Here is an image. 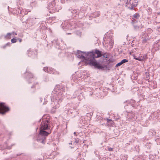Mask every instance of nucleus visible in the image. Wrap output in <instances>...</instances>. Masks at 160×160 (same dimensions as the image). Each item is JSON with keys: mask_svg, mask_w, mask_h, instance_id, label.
<instances>
[{"mask_svg": "<svg viewBox=\"0 0 160 160\" xmlns=\"http://www.w3.org/2000/svg\"><path fill=\"white\" fill-rule=\"evenodd\" d=\"M9 109L4 105V103H0V112L2 114H4L6 112L9 111Z\"/></svg>", "mask_w": 160, "mask_h": 160, "instance_id": "5", "label": "nucleus"}, {"mask_svg": "<svg viewBox=\"0 0 160 160\" xmlns=\"http://www.w3.org/2000/svg\"><path fill=\"white\" fill-rule=\"evenodd\" d=\"M79 142V140L78 139H75V142L76 143H78Z\"/></svg>", "mask_w": 160, "mask_h": 160, "instance_id": "19", "label": "nucleus"}, {"mask_svg": "<svg viewBox=\"0 0 160 160\" xmlns=\"http://www.w3.org/2000/svg\"><path fill=\"white\" fill-rule=\"evenodd\" d=\"M128 62V60H126V59H123L120 62L117 63L116 65V67H117L118 66H119L120 65H121L122 64H123L125 62Z\"/></svg>", "mask_w": 160, "mask_h": 160, "instance_id": "11", "label": "nucleus"}, {"mask_svg": "<svg viewBox=\"0 0 160 160\" xmlns=\"http://www.w3.org/2000/svg\"><path fill=\"white\" fill-rule=\"evenodd\" d=\"M108 151H113V148H108Z\"/></svg>", "mask_w": 160, "mask_h": 160, "instance_id": "16", "label": "nucleus"}, {"mask_svg": "<svg viewBox=\"0 0 160 160\" xmlns=\"http://www.w3.org/2000/svg\"><path fill=\"white\" fill-rule=\"evenodd\" d=\"M11 34L10 33H8L5 36V39H10L11 38Z\"/></svg>", "mask_w": 160, "mask_h": 160, "instance_id": "13", "label": "nucleus"}, {"mask_svg": "<svg viewBox=\"0 0 160 160\" xmlns=\"http://www.w3.org/2000/svg\"><path fill=\"white\" fill-rule=\"evenodd\" d=\"M17 41V40L16 39L14 38L12 39L11 40V42L12 43H15Z\"/></svg>", "mask_w": 160, "mask_h": 160, "instance_id": "15", "label": "nucleus"}, {"mask_svg": "<svg viewBox=\"0 0 160 160\" xmlns=\"http://www.w3.org/2000/svg\"><path fill=\"white\" fill-rule=\"evenodd\" d=\"M140 17V15L138 14L135 13L132 16V23H133L135 22V19H138Z\"/></svg>", "mask_w": 160, "mask_h": 160, "instance_id": "10", "label": "nucleus"}, {"mask_svg": "<svg viewBox=\"0 0 160 160\" xmlns=\"http://www.w3.org/2000/svg\"><path fill=\"white\" fill-rule=\"evenodd\" d=\"M48 121L47 120H45L41 122L40 129L47 130L49 129L48 126Z\"/></svg>", "mask_w": 160, "mask_h": 160, "instance_id": "7", "label": "nucleus"}, {"mask_svg": "<svg viewBox=\"0 0 160 160\" xmlns=\"http://www.w3.org/2000/svg\"><path fill=\"white\" fill-rule=\"evenodd\" d=\"M143 42H145L144 41V40H143Z\"/></svg>", "mask_w": 160, "mask_h": 160, "instance_id": "26", "label": "nucleus"}, {"mask_svg": "<svg viewBox=\"0 0 160 160\" xmlns=\"http://www.w3.org/2000/svg\"><path fill=\"white\" fill-rule=\"evenodd\" d=\"M11 34V35H17V34L16 33L14 32H12L11 33H10Z\"/></svg>", "mask_w": 160, "mask_h": 160, "instance_id": "18", "label": "nucleus"}, {"mask_svg": "<svg viewBox=\"0 0 160 160\" xmlns=\"http://www.w3.org/2000/svg\"><path fill=\"white\" fill-rule=\"evenodd\" d=\"M114 43L112 39H109V41L103 42V45L104 46L109 49L112 48Z\"/></svg>", "mask_w": 160, "mask_h": 160, "instance_id": "6", "label": "nucleus"}, {"mask_svg": "<svg viewBox=\"0 0 160 160\" xmlns=\"http://www.w3.org/2000/svg\"><path fill=\"white\" fill-rule=\"evenodd\" d=\"M133 57L134 59H136V60H138L139 61H142V59L141 58H137L136 57V56L135 55H134L133 56Z\"/></svg>", "mask_w": 160, "mask_h": 160, "instance_id": "14", "label": "nucleus"}, {"mask_svg": "<svg viewBox=\"0 0 160 160\" xmlns=\"http://www.w3.org/2000/svg\"><path fill=\"white\" fill-rule=\"evenodd\" d=\"M18 40L20 42H22V40L21 39H19Z\"/></svg>", "mask_w": 160, "mask_h": 160, "instance_id": "20", "label": "nucleus"}, {"mask_svg": "<svg viewBox=\"0 0 160 160\" xmlns=\"http://www.w3.org/2000/svg\"><path fill=\"white\" fill-rule=\"evenodd\" d=\"M45 72L50 73H53L56 74L58 73L57 72L55 71L54 69L50 67H44L43 69Z\"/></svg>", "mask_w": 160, "mask_h": 160, "instance_id": "8", "label": "nucleus"}, {"mask_svg": "<svg viewBox=\"0 0 160 160\" xmlns=\"http://www.w3.org/2000/svg\"><path fill=\"white\" fill-rule=\"evenodd\" d=\"M61 2L62 3H63L64 2V0H61Z\"/></svg>", "mask_w": 160, "mask_h": 160, "instance_id": "21", "label": "nucleus"}, {"mask_svg": "<svg viewBox=\"0 0 160 160\" xmlns=\"http://www.w3.org/2000/svg\"><path fill=\"white\" fill-rule=\"evenodd\" d=\"M159 140V139H158V140H157V141H158ZM157 142H158V141H157Z\"/></svg>", "mask_w": 160, "mask_h": 160, "instance_id": "27", "label": "nucleus"}, {"mask_svg": "<svg viewBox=\"0 0 160 160\" xmlns=\"http://www.w3.org/2000/svg\"><path fill=\"white\" fill-rule=\"evenodd\" d=\"M107 124L108 125H109V126L111 125L112 124V122H113L112 120L108 119H107Z\"/></svg>", "mask_w": 160, "mask_h": 160, "instance_id": "12", "label": "nucleus"}, {"mask_svg": "<svg viewBox=\"0 0 160 160\" xmlns=\"http://www.w3.org/2000/svg\"><path fill=\"white\" fill-rule=\"evenodd\" d=\"M134 27L135 29L136 30H138V29H139V28H140L139 27H138V26H134Z\"/></svg>", "mask_w": 160, "mask_h": 160, "instance_id": "17", "label": "nucleus"}, {"mask_svg": "<svg viewBox=\"0 0 160 160\" xmlns=\"http://www.w3.org/2000/svg\"><path fill=\"white\" fill-rule=\"evenodd\" d=\"M86 56V62L90 65L93 66L98 69H102V66L98 62H97L95 59V58H98L101 56L100 52L96 50L93 52H87Z\"/></svg>", "mask_w": 160, "mask_h": 160, "instance_id": "1", "label": "nucleus"}, {"mask_svg": "<svg viewBox=\"0 0 160 160\" xmlns=\"http://www.w3.org/2000/svg\"><path fill=\"white\" fill-rule=\"evenodd\" d=\"M42 143L43 144H44V140H42Z\"/></svg>", "mask_w": 160, "mask_h": 160, "instance_id": "22", "label": "nucleus"}, {"mask_svg": "<svg viewBox=\"0 0 160 160\" xmlns=\"http://www.w3.org/2000/svg\"><path fill=\"white\" fill-rule=\"evenodd\" d=\"M63 98V96H62V93L61 92L59 93L57 96H55L54 98L53 97L51 98L52 101L53 102H55L54 104H55L56 103V104L54 106L55 108H59L60 106L59 103L62 102Z\"/></svg>", "mask_w": 160, "mask_h": 160, "instance_id": "2", "label": "nucleus"}, {"mask_svg": "<svg viewBox=\"0 0 160 160\" xmlns=\"http://www.w3.org/2000/svg\"><path fill=\"white\" fill-rule=\"evenodd\" d=\"M87 53L85 52H82L80 50H78L76 54L77 57L78 58L83 59V61H84L86 64H87L85 62V59H86V56L87 55Z\"/></svg>", "mask_w": 160, "mask_h": 160, "instance_id": "4", "label": "nucleus"}, {"mask_svg": "<svg viewBox=\"0 0 160 160\" xmlns=\"http://www.w3.org/2000/svg\"><path fill=\"white\" fill-rule=\"evenodd\" d=\"M138 4V1L137 0H130L129 1L127 0L126 3V5L131 10L136 7Z\"/></svg>", "mask_w": 160, "mask_h": 160, "instance_id": "3", "label": "nucleus"}, {"mask_svg": "<svg viewBox=\"0 0 160 160\" xmlns=\"http://www.w3.org/2000/svg\"><path fill=\"white\" fill-rule=\"evenodd\" d=\"M44 130H45L40 129L39 133L42 136H47L51 133L50 132H48Z\"/></svg>", "mask_w": 160, "mask_h": 160, "instance_id": "9", "label": "nucleus"}, {"mask_svg": "<svg viewBox=\"0 0 160 160\" xmlns=\"http://www.w3.org/2000/svg\"><path fill=\"white\" fill-rule=\"evenodd\" d=\"M74 135H75L76 136H77V135H76V132H74Z\"/></svg>", "mask_w": 160, "mask_h": 160, "instance_id": "23", "label": "nucleus"}, {"mask_svg": "<svg viewBox=\"0 0 160 160\" xmlns=\"http://www.w3.org/2000/svg\"><path fill=\"white\" fill-rule=\"evenodd\" d=\"M146 41V40H144V41L145 42V41Z\"/></svg>", "mask_w": 160, "mask_h": 160, "instance_id": "25", "label": "nucleus"}, {"mask_svg": "<svg viewBox=\"0 0 160 160\" xmlns=\"http://www.w3.org/2000/svg\"><path fill=\"white\" fill-rule=\"evenodd\" d=\"M99 16V14H98V15L97 16V17H98Z\"/></svg>", "mask_w": 160, "mask_h": 160, "instance_id": "24", "label": "nucleus"}]
</instances>
